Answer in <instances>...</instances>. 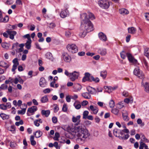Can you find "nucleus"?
Instances as JSON below:
<instances>
[{
  "mask_svg": "<svg viewBox=\"0 0 149 149\" xmlns=\"http://www.w3.org/2000/svg\"><path fill=\"white\" fill-rule=\"evenodd\" d=\"M80 115L76 117L73 116L72 121L74 123L76 122L75 124L76 126L75 127L74 130L77 136L81 139H86L89 136L90 134L85 125L82 124H80Z\"/></svg>",
  "mask_w": 149,
  "mask_h": 149,
  "instance_id": "obj_1",
  "label": "nucleus"
},
{
  "mask_svg": "<svg viewBox=\"0 0 149 149\" xmlns=\"http://www.w3.org/2000/svg\"><path fill=\"white\" fill-rule=\"evenodd\" d=\"M86 13H84L81 14L80 17L82 20L81 24V29H84L88 32H90L94 30L93 26L89 19L87 17Z\"/></svg>",
  "mask_w": 149,
  "mask_h": 149,
  "instance_id": "obj_2",
  "label": "nucleus"
},
{
  "mask_svg": "<svg viewBox=\"0 0 149 149\" xmlns=\"http://www.w3.org/2000/svg\"><path fill=\"white\" fill-rule=\"evenodd\" d=\"M98 4L101 8L105 9L108 8L110 6L109 3L107 0H99Z\"/></svg>",
  "mask_w": 149,
  "mask_h": 149,
  "instance_id": "obj_3",
  "label": "nucleus"
},
{
  "mask_svg": "<svg viewBox=\"0 0 149 149\" xmlns=\"http://www.w3.org/2000/svg\"><path fill=\"white\" fill-rule=\"evenodd\" d=\"M66 48L68 51L72 53H76L78 51V47L75 44H68Z\"/></svg>",
  "mask_w": 149,
  "mask_h": 149,
  "instance_id": "obj_4",
  "label": "nucleus"
},
{
  "mask_svg": "<svg viewBox=\"0 0 149 149\" xmlns=\"http://www.w3.org/2000/svg\"><path fill=\"white\" fill-rule=\"evenodd\" d=\"M80 74L79 72L76 71H74L70 73V79L72 81H74L78 78Z\"/></svg>",
  "mask_w": 149,
  "mask_h": 149,
  "instance_id": "obj_5",
  "label": "nucleus"
},
{
  "mask_svg": "<svg viewBox=\"0 0 149 149\" xmlns=\"http://www.w3.org/2000/svg\"><path fill=\"white\" fill-rule=\"evenodd\" d=\"M133 73L135 75L137 76L140 79H142L144 77L142 72L138 68L134 69Z\"/></svg>",
  "mask_w": 149,
  "mask_h": 149,
  "instance_id": "obj_6",
  "label": "nucleus"
},
{
  "mask_svg": "<svg viewBox=\"0 0 149 149\" xmlns=\"http://www.w3.org/2000/svg\"><path fill=\"white\" fill-rule=\"evenodd\" d=\"M91 76L89 72H86L84 74V76L82 79V82H83L88 81L91 82Z\"/></svg>",
  "mask_w": 149,
  "mask_h": 149,
  "instance_id": "obj_7",
  "label": "nucleus"
},
{
  "mask_svg": "<svg viewBox=\"0 0 149 149\" xmlns=\"http://www.w3.org/2000/svg\"><path fill=\"white\" fill-rule=\"evenodd\" d=\"M126 55L127 56L128 59L130 62L136 64L137 63V60L135 59L132 56V54L129 53H127Z\"/></svg>",
  "mask_w": 149,
  "mask_h": 149,
  "instance_id": "obj_8",
  "label": "nucleus"
},
{
  "mask_svg": "<svg viewBox=\"0 0 149 149\" xmlns=\"http://www.w3.org/2000/svg\"><path fill=\"white\" fill-rule=\"evenodd\" d=\"M12 62L13 63V65L11 70L12 72H14L15 70L16 69L17 66L19 65V63L18 59L17 58H14Z\"/></svg>",
  "mask_w": 149,
  "mask_h": 149,
  "instance_id": "obj_9",
  "label": "nucleus"
},
{
  "mask_svg": "<svg viewBox=\"0 0 149 149\" xmlns=\"http://www.w3.org/2000/svg\"><path fill=\"white\" fill-rule=\"evenodd\" d=\"M7 33L9 35V37L11 40H13L14 38V36L17 34V32L14 31L8 30L6 31Z\"/></svg>",
  "mask_w": 149,
  "mask_h": 149,
  "instance_id": "obj_10",
  "label": "nucleus"
},
{
  "mask_svg": "<svg viewBox=\"0 0 149 149\" xmlns=\"http://www.w3.org/2000/svg\"><path fill=\"white\" fill-rule=\"evenodd\" d=\"M63 58L65 61L68 62L71 60V58L68 54L66 52H64L62 54Z\"/></svg>",
  "mask_w": 149,
  "mask_h": 149,
  "instance_id": "obj_11",
  "label": "nucleus"
},
{
  "mask_svg": "<svg viewBox=\"0 0 149 149\" xmlns=\"http://www.w3.org/2000/svg\"><path fill=\"white\" fill-rule=\"evenodd\" d=\"M86 89L90 94L95 95L97 92V90L95 89L90 86L87 87Z\"/></svg>",
  "mask_w": 149,
  "mask_h": 149,
  "instance_id": "obj_12",
  "label": "nucleus"
},
{
  "mask_svg": "<svg viewBox=\"0 0 149 149\" xmlns=\"http://www.w3.org/2000/svg\"><path fill=\"white\" fill-rule=\"evenodd\" d=\"M68 6L66 5V7H65L66 9L62 10L61 13H60V16L61 17L63 18L66 17L68 15V11L67 10V9L68 8Z\"/></svg>",
  "mask_w": 149,
  "mask_h": 149,
  "instance_id": "obj_13",
  "label": "nucleus"
},
{
  "mask_svg": "<svg viewBox=\"0 0 149 149\" xmlns=\"http://www.w3.org/2000/svg\"><path fill=\"white\" fill-rule=\"evenodd\" d=\"M98 36L100 39L102 41L105 42L107 40V38L106 35L103 33L101 32L99 33Z\"/></svg>",
  "mask_w": 149,
  "mask_h": 149,
  "instance_id": "obj_14",
  "label": "nucleus"
},
{
  "mask_svg": "<svg viewBox=\"0 0 149 149\" xmlns=\"http://www.w3.org/2000/svg\"><path fill=\"white\" fill-rule=\"evenodd\" d=\"M39 83L40 86L42 87H45L47 85L46 80L43 77H41L40 79Z\"/></svg>",
  "mask_w": 149,
  "mask_h": 149,
  "instance_id": "obj_15",
  "label": "nucleus"
},
{
  "mask_svg": "<svg viewBox=\"0 0 149 149\" xmlns=\"http://www.w3.org/2000/svg\"><path fill=\"white\" fill-rule=\"evenodd\" d=\"M123 119L124 120L127 121L129 120L128 116V113L126 111H123L122 112Z\"/></svg>",
  "mask_w": 149,
  "mask_h": 149,
  "instance_id": "obj_16",
  "label": "nucleus"
},
{
  "mask_svg": "<svg viewBox=\"0 0 149 149\" xmlns=\"http://www.w3.org/2000/svg\"><path fill=\"white\" fill-rule=\"evenodd\" d=\"M33 134L36 138H39L42 136V133L40 130H38L34 132Z\"/></svg>",
  "mask_w": 149,
  "mask_h": 149,
  "instance_id": "obj_17",
  "label": "nucleus"
},
{
  "mask_svg": "<svg viewBox=\"0 0 149 149\" xmlns=\"http://www.w3.org/2000/svg\"><path fill=\"white\" fill-rule=\"evenodd\" d=\"M90 109L91 111H93V113L94 114H96L98 111V109L96 107H94L93 105H91L90 106Z\"/></svg>",
  "mask_w": 149,
  "mask_h": 149,
  "instance_id": "obj_18",
  "label": "nucleus"
},
{
  "mask_svg": "<svg viewBox=\"0 0 149 149\" xmlns=\"http://www.w3.org/2000/svg\"><path fill=\"white\" fill-rule=\"evenodd\" d=\"M82 96L85 99H90L91 98V95L88 92L82 93Z\"/></svg>",
  "mask_w": 149,
  "mask_h": 149,
  "instance_id": "obj_19",
  "label": "nucleus"
},
{
  "mask_svg": "<svg viewBox=\"0 0 149 149\" xmlns=\"http://www.w3.org/2000/svg\"><path fill=\"white\" fill-rule=\"evenodd\" d=\"M127 30L129 33L134 34L136 33V29L133 27H129L128 28Z\"/></svg>",
  "mask_w": 149,
  "mask_h": 149,
  "instance_id": "obj_20",
  "label": "nucleus"
},
{
  "mask_svg": "<svg viewBox=\"0 0 149 149\" xmlns=\"http://www.w3.org/2000/svg\"><path fill=\"white\" fill-rule=\"evenodd\" d=\"M42 114L44 115L46 117L49 116L50 113V111L49 110H42L41 112Z\"/></svg>",
  "mask_w": 149,
  "mask_h": 149,
  "instance_id": "obj_21",
  "label": "nucleus"
},
{
  "mask_svg": "<svg viewBox=\"0 0 149 149\" xmlns=\"http://www.w3.org/2000/svg\"><path fill=\"white\" fill-rule=\"evenodd\" d=\"M74 88L75 89V91L77 92L81 90L82 86L79 84H77L74 86Z\"/></svg>",
  "mask_w": 149,
  "mask_h": 149,
  "instance_id": "obj_22",
  "label": "nucleus"
},
{
  "mask_svg": "<svg viewBox=\"0 0 149 149\" xmlns=\"http://www.w3.org/2000/svg\"><path fill=\"white\" fill-rule=\"evenodd\" d=\"M9 65L6 62L4 61L0 62V66L3 67L5 69H7L9 66Z\"/></svg>",
  "mask_w": 149,
  "mask_h": 149,
  "instance_id": "obj_23",
  "label": "nucleus"
},
{
  "mask_svg": "<svg viewBox=\"0 0 149 149\" xmlns=\"http://www.w3.org/2000/svg\"><path fill=\"white\" fill-rule=\"evenodd\" d=\"M37 110L36 107L35 106H33L29 108L27 111L30 113H33L36 111Z\"/></svg>",
  "mask_w": 149,
  "mask_h": 149,
  "instance_id": "obj_24",
  "label": "nucleus"
},
{
  "mask_svg": "<svg viewBox=\"0 0 149 149\" xmlns=\"http://www.w3.org/2000/svg\"><path fill=\"white\" fill-rule=\"evenodd\" d=\"M98 52L99 54H100L102 56L105 55L107 53L106 50L105 49H99L98 50Z\"/></svg>",
  "mask_w": 149,
  "mask_h": 149,
  "instance_id": "obj_25",
  "label": "nucleus"
},
{
  "mask_svg": "<svg viewBox=\"0 0 149 149\" xmlns=\"http://www.w3.org/2000/svg\"><path fill=\"white\" fill-rule=\"evenodd\" d=\"M31 39H29V40H27L26 42L25 43L26 48L28 49H29L31 47Z\"/></svg>",
  "mask_w": 149,
  "mask_h": 149,
  "instance_id": "obj_26",
  "label": "nucleus"
},
{
  "mask_svg": "<svg viewBox=\"0 0 149 149\" xmlns=\"http://www.w3.org/2000/svg\"><path fill=\"white\" fill-rule=\"evenodd\" d=\"M119 12L120 14L123 15L128 14L129 13L128 11L124 8L121 9L120 10Z\"/></svg>",
  "mask_w": 149,
  "mask_h": 149,
  "instance_id": "obj_27",
  "label": "nucleus"
},
{
  "mask_svg": "<svg viewBox=\"0 0 149 149\" xmlns=\"http://www.w3.org/2000/svg\"><path fill=\"white\" fill-rule=\"evenodd\" d=\"M48 101V99L47 95H45L41 97L40 101L42 103H45L47 102Z\"/></svg>",
  "mask_w": 149,
  "mask_h": 149,
  "instance_id": "obj_28",
  "label": "nucleus"
},
{
  "mask_svg": "<svg viewBox=\"0 0 149 149\" xmlns=\"http://www.w3.org/2000/svg\"><path fill=\"white\" fill-rule=\"evenodd\" d=\"M30 141L31 143L32 146H34L36 144V142L34 140V136H33L31 135L30 136Z\"/></svg>",
  "mask_w": 149,
  "mask_h": 149,
  "instance_id": "obj_29",
  "label": "nucleus"
},
{
  "mask_svg": "<svg viewBox=\"0 0 149 149\" xmlns=\"http://www.w3.org/2000/svg\"><path fill=\"white\" fill-rule=\"evenodd\" d=\"M73 105L77 109H79L81 107V104L79 103V102H75L74 103Z\"/></svg>",
  "mask_w": 149,
  "mask_h": 149,
  "instance_id": "obj_30",
  "label": "nucleus"
},
{
  "mask_svg": "<svg viewBox=\"0 0 149 149\" xmlns=\"http://www.w3.org/2000/svg\"><path fill=\"white\" fill-rule=\"evenodd\" d=\"M100 75L103 79H105L106 78L107 75V71L105 70L101 71L100 72Z\"/></svg>",
  "mask_w": 149,
  "mask_h": 149,
  "instance_id": "obj_31",
  "label": "nucleus"
},
{
  "mask_svg": "<svg viewBox=\"0 0 149 149\" xmlns=\"http://www.w3.org/2000/svg\"><path fill=\"white\" fill-rule=\"evenodd\" d=\"M124 101L127 104L129 103H132L133 102V99L132 97H130V98H126L124 99Z\"/></svg>",
  "mask_w": 149,
  "mask_h": 149,
  "instance_id": "obj_32",
  "label": "nucleus"
},
{
  "mask_svg": "<svg viewBox=\"0 0 149 149\" xmlns=\"http://www.w3.org/2000/svg\"><path fill=\"white\" fill-rule=\"evenodd\" d=\"M145 91L147 93H149V83L146 82L144 85Z\"/></svg>",
  "mask_w": 149,
  "mask_h": 149,
  "instance_id": "obj_33",
  "label": "nucleus"
},
{
  "mask_svg": "<svg viewBox=\"0 0 149 149\" xmlns=\"http://www.w3.org/2000/svg\"><path fill=\"white\" fill-rule=\"evenodd\" d=\"M91 82L94 81L95 83H97L100 81L98 77H97L95 78L93 76H91Z\"/></svg>",
  "mask_w": 149,
  "mask_h": 149,
  "instance_id": "obj_34",
  "label": "nucleus"
},
{
  "mask_svg": "<svg viewBox=\"0 0 149 149\" xmlns=\"http://www.w3.org/2000/svg\"><path fill=\"white\" fill-rule=\"evenodd\" d=\"M0 116L3 120L8 119L9 118V116L4 113H1L0 114Z\"/></svg>",
  "mask_w": 149,
  "mask_h": 149,
  "instance_id": "obj_35",
  "label": "nucleus"
},
{
  "mask_svg": "<svg viewBox=\"0 0 149 149\" xmlns=\"http://www.w3.org/2000/svg\"><path fill=\"white\" fill-rule=\"evenodd\" d=\"M89 112L88 111H85L83 113V119H86L88 116Z\"/></svg>",
  "mask_w": 149,
  "mask_h": 149,
  "instance_id": "obj_36",
  "label": "nucleus"
},
{
  "mask_svg": "<svg viewBox=\"0 0 149 149\" xmlns=\"http://www.w3.org/2000/svg\"><path fill=\"white\" fill-rule=\"evenodd\" d=\"M9 19V17L7 15H6L3 18V19L1 20V22H7L8 21Z\"/></svg>",
  "mask_w": 149,
  "mask_h": 149,
  "instance_id": "obj_37",
  "label": "nucleus"
},
{
  "mask_svg": "<svg viewBox=\"0 0 149 149\" xmlns=\"http://www.w3.org/2000/svg\"><path fill=\"white\" fill-rule=\"evenodd\" d=\"M144 55L149 59V48H147L145 49Z\"/></svg>",
  "mask_w": 149,
  "mask_h": 149,
  "instance_id": "obj_38",
  "label": "nucleus"
},
{
  "mask_svg": "<svg viewBox=\"0 0 149 149\" xmlns=\"http://www.w3.org/2000/svg\"><path fill=\"white\" fill-rule=\"evenodd\" d=\"M83 31H82L80 33V35L82 37H84L86 35L87 33H88L87 32V31H85L84 29L83 30L81 29Z\"/></svg>",
  "mask_w": 149,
  "mask_h": 149,
  "instance_id": "obj_39",
  "label": "nucleus"
},
{
  "mask_svg": "<svg viewBox=\"0 0 149 149\" xmlns=\"http://www.w3.org/2000/svg\"><path fill=\"white\" fill-rule=\"evenodd\" d=\"M109 105L111 108H113L115 106V103L112 100H111L110 101L109 103Z\"/></svg>",
  "mask_w": 149,
  "mask_h": 149,
  "instance_id": "obj_40",
  "label": "nucleus"
},
{
  "mask_svg": "<svg viewBox=\"0 0 149 149\" xmlns=\"http://www.w3.org/2000/svg\"><path fill=\"white\" fill-rule=\"evenodd\" d=\"M88 16L89 19L91 20H93L95 19V16L93 14L91 13H88Z\"/></svg>",
  "mask_w": 149,
  "mask_h": 149,
  "instance_id": "obj_41",
  "label": "nucleus"
},
{
  "mask_svg": "<svg viewBox=\"0 0 149 149\" xmlns=\"http://www.w3.org/2000/svg\"><path fill=\"white\" fill-rule=\"evenodd\" d=\"M1 46L3 48L5 49H8L9 48L8 44L6 42H2L1 43Z\"/></svg>",
  "mask_w": 149,
  "mask_h": 149,
  "instance_id": "obj_42",
  "label": "nucleus"
},
{
  "mask_svg": "<svg viewBox=\"0 0 149 149\" xmlns=\"http://www.w3.org/2000/svg\"><path fill=\"white\" fill-rule=\"evenodd\" d=\"M26 110L25 109L23 108L22 110H18V113L19 114L23 115L25 113Z\"/></svg>",
  "mask_w": 149,
  "mask_h": 149,
  "instance_id": "obj_43",
  "label": "nucleus"
},
{
  "mask_svg": "<svg viewBox=\"0 0 149 149\" xmlns=\"http://www.w3.org/2000/svg\"><path fill=\"white\" fill-rule=\"evenodd\" d=\"M119 131H120V130H118L116 128L114 129L113 130V133L115 136L116 137L117 136V134L119 133Z\"/></svg>",
  "mask_w": 149,
  "mask_h": 149,
  "instance_id": "obj_44",
  "label": "nucleus"
},
{
  "mask_svg": "<svg viewBox=\"0 0 149 149\" xmlns=\"http://www.w3.org/2000/svg\"><path fill=\"white\" fill-rule=\"evenodd\" d=\"M46 58L48 59H51L52 57V54L50 52L47 53L45 55Z\"/></svg>",
  "mask_w": 149,
  "mask_h": 149,
  "instance_id": "obj_45",
  "label": "nucleus"
},
{
  "mask_svg": "<svg viewBox=\"0 0 149 149\" xmlns=\"http://www.w3.org/2000/svg\"><path fill=\"white\" fill-rule=\"evenodd\" d=\"M68 108L67 106V105L65 104H64L63 105V107L62 109V110L63 111L65 112L67 111Z\"/></svg>",
  "mask_w": 149,
  "mask_h": 149,
  "instance_id": "obj_46",
  "label": "nucleus"
},
{
  "mask_svg": "<svg viewBox=\"0 0 149 149\" xmlns=\"http://www.w3.org/2000/svg\"><path fill=\"white\" fill-rule=\"evenodd\" d=\"M0 109L3 110H6L7 109L6 107L4 104H0Z\"/></svg>",
  "mask_w": 149,
  "mask_h": 149,
  "instance_id": "obj_47",
  "label": "nucleus"
},
{
  "mask_svg": "<svg viewBox=\"0 0 149 149\" xmlns=\"http://www.w3.org/2000/svg\"><path fill=\"white\" fill-rule=\"evenodd\" d=\"M23 122L22 120H20L19 121V122H16L15 123V125H16L17 126H19L20 125H22L23 124Z\"/></svg>",
  "mask_w": 149,
  "mask_h": 149,
  "instance_id": "obj_48",
  "label": "nucleus"
},
{
  "mask_svg": "<svg viewBox=\"0 0 149 149\" xmlns=\"http://www.w3.org/2000/svg\"><path fill=\"white\" fill-rule=\"evenodd\" d=\"M137 122L138 124H141V126H143L144 125V123H142V120L140 118H139L137 119Z\"/></svg>",
  "mask_w": 149,
  "mask_h": 149,
  "instance_id": "obj_49",
  "label": "nucleus"
},
{
  "mask_svg": "<svg viewBox=\"0 0 149 149\" xmlns=\"http://www.w3.org/2000/svg\"><path fill=\"white\" fill-rule=\"evenodd\" d=\"M123 107V103L121 102H119L117 105V107L118 109H120Z\"/></svg>",
  "mask_w": 149,
  "mask_h": 149,
  "instance_id": "obj_50",
  "label": "nucleus"
},
{
  "mask_svg": "<svg viewBox=\"0 0 149 149\" xmlns=\"http://www.w3.org/2000/svg\"><path fill=\"white\" fill-rule=\"evenodd\" d=\"M119 111L116 109H112L111 110V112L115 115H117Z\"/></svg>",
  "mask_w": 149,
  "mask_h": 149,
  "instance_id": "obj_51",
  "label": "nucleus"
},
{
  "mask_svg": "<svg viewBox=\"0 0 149 149\" xmlns=\"http://www.w3.org/2000/svg\"><path fill=\"white\" fill-rule=\"evenodd\" d=\"M123 53H125V52L123 51L120 53V55L121 58L123 59H124L126 57V56Z\"/></svg>",
  "mask_w": 149,
  "mask_h": 149,
  "instance_id": "obj_52",
  "label": "nucleus"
},
{
  "mask_svg": "<svg viewBox=\"0 0 149 149\" xmlns=\"http://www.w3.org/2000/svg\"><path fill=\"white\" fill-rule=\"evenodd\" d=\"M54 146L55 147L56 149H60L59 146H58V143L57 142H55L54 143Z\"/></svg>",
  "mask_w": 149,
  "mask_h": 149,
  "instance_id": "obj_53",
  "label": "nucleus"
},
{
  "mask_svg": "<svg viewBox=\"0 0 149 149\" xmlns=\"http://www.w3.org/2000/svg\"><path fill=\"white\" fill-rule=\"evenodd\" d=\"M52 122L54 123H56L57 122V119L56 117H53L52 118Z\"/></svg>",
  "mask_w": 149,
  "mask_h": 149,
  "instance_id": "obj_54",
  "label": "nucleus"
},
{
  "mask_svg": "<svg viewBox=\"0 0 149 149\" xmlns=\"http://www.w3.org/2000/svg\"><path fill=\"white\" fill-rule=\"evenodd\" d=\"M43 92L45 94L49 93L50 92V90L49 88H46L43 90Z\"/></svg>",
  "mask_w": 149,
  "mask_h": 149,
  "instance_id": "obj_55",
  "label": "nucleus"
},
{
  "mask_svg": "<svg viewBox=\"0 0 149 149\" xmlns=\"http://www.w3.org/2000/svg\"><path fill=\"white\" fill-rule=\"evenodd\" d=\"M131 36L130 35H128L126 37V42H129Z\"/></svg>",
  "mask_w": 149,
  "mask_h": 149,
  "instance_id": "obj_56",
  "label": "nucleus"
},
{
  "mask_svg": "<svg viewBox=\"0 0 149 149\" xmlns=\"http://www.w3.org/2000/svg\"><path fill=\"white\" fill-rule=\"evenodd\" d=\"M142 139H143V141H144L145 142L148 143L149 142V140L146 138L144 135H143L142 137Z\"/></svg>",
  "mask_w": 149,
  "mask_h": 149,
  "instance_id": "obj_57",
  "label": "nucleus"
},
{
  "mask_svg": "<svg viewBox=\"0 0 149 149\" xmlns=\"http://www.w3.org/2000/svg\"><path fill=\"white\" fill-rule=\"evenodd\" d=\"M13 3L12 0H7L6 4L7 5L11 4Z\"/></svg>",
  "mask_w": 149,
  "mask_h": 149,
  "instance_id": "obj_58",
  "label": "nucleus"
},
{
  "mask_svg": "<svg viewBox=\"0 0 149 149\" xmlns=\"http://www.w3.org/2000/svg\"><path fill=\"white\" fill-rule=\"evenodd\" d=\"M88 103V102L86 100H84L82 102L81 104L83 106H85Z\"/></svg>",
  "mask_w": 149,
  "mask_h": 149,
  "instance_id": "obj_59",
  "label": "nucleus"
},
{
  "mask_svg": "<svg viewBox=\"0 0 149 149\" xmlns=\"http://www.w3.org/2000/svg\"><path fill=\"white\" fill-rule=\"evenodd\" d=\"M70 73H69L67 70H65L64 74L67 76H68V77H69V78H70Z\"/></svg>",
  "mask_w": 149,
  "mask_h": 149,
  "instance_id": "obj_60",
  "label": "nucleus"
},
{
  "mask_svg": "<svg viewBox=\"0 0 149 149\" xmlns=\"http://www.w3.org/2000/svg\"><path fill=\"white\" fill-rule=\"evenodd\" d=\"M71 97L69 95H67L66 96V100L67 102H70L71 101Z\"/></svg>",
  "mask_w": 149,
  "mask_h": 149,
  "instance_id": "obj_61",
  "label": "nucleus"
},
{
  "mask_svg": "<svg viewBox=\"0 0 149 149\" xmlns=\"http://www.w3.org/2000/svg\"><path fill=\"white\" fill-rule=\"evenodd\" d=\"M85 53L84 52H79L78 53V55L80 56H84L85 55Z\"/></svg>",
  "mask_w": 149,
  "mask_h": 149,
  "instance_id": "obj_62",
  "label": "nucleus"
},
{
  "mask_svg": "<svg viewBox=\"0 0 149 149\" xmlns=\"http://www.w3.org/2000/svg\"><path fill=\"white\" fill-rule=\"evenodd\" d=\"M58 107L57 105H56V106L54 108V112L55 113H56L58 111Z\"/></svg>",
  "mask_w": 149,
  "mask_h": 149,
  "instance_id": "obj_63",
  "label": "nucleus"
},
{
  "mask_svg": "<svg viewBox=\"0 0 149 149\" xmlns=\"http://www.w3.org/2000/svg\"><path fill=\"white\" fill-rule=\"evenodd\" d=\"M145 17L147 20H149V13H145Z\"/></svg>",
  "mask_w": 149,
  "mask_h": 149,
  "instance_id": "obj_64",
  "label": "nucleus"
}]
</instances>
